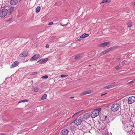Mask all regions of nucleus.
I'll return each instance as SVG.
<instances>
[{"label": "nucleus", "mask_w": 135, "mask_h": 135, "mask_svg": "<svg viewBox=\"0 0 135 135\" xmlns=\"http://www.w3.org/2000/svg\"><path fill=\"white\" fill-rule=\"evenodd\" d=\"M83 120L82 117H78L73 121V122L75 125L78 126L81 124Z\"/></svg>", "instance_id": "f257e3e1"}, {"label": "nucleus", "mask_w": 135, "mask_h": 135, "mask_svg": "<svg viewBox=\"0 0 135 135\" xmlns=\"http://www.w3.org/2000/svg\"><path fill=\"white\" fill-rule=\"evenodd\" d=\"M120 108L119 104L116 103L112 105L111 109L112 111L115 112L117 111Z\"/></svg>", "instance_id": "f03ea898"}, {"label": "nucleus", "mask_w": 135, "mask_h": 135, "mask_svg": "<svg viewBox=\"0 0 135 135\" xmlns=\"http://www.w3.org/2000/svg\"><path fill=\"white\" fill-rule=\"evenodd\" d=\"M8 10L6 8H3L0 11V17H4L7 15Z\"/></svg>", "instance_id": "7ed1b4c3"}, {"label": "nucleus", "mask_w": 135, "mask_h": 135, "mask_svg": "<svg viewBox=\"0 0 135 135\" xmlns=\"http://www.w3.org/2000/svg\"><path fill=\"white\" fill-rule=\"evenodd\" d=\"M99 131L102 133L103 135H107V129L105 126H102L101 129H99Z\"/></svg>", "instance_id": "20e7f679"}, {"label": "nucleus", "mask_w": 135, "mask_h": 135, "mask_svg": "<svg viewBox=\"0 0 135 135\" xmlns=\"http://www.w3.org/2000/svg\"><path fill=\"white\" fill-rule=\"evenodd\" d=\"M135 101V97L133 96L129 97L128 99V102L129 104H132Z\"/></svg>", "instance_id": "39448f33"}, {"label": "nucleus", "mask_w": 135, "mask_h": 135, "mask_svg": "<svg viewBox=\"0 0 135 135\" xmlns=\"http://www.w3.org/2000/svg\"><path fill=\"white\" fill-rule=\"evenodd\" d=\"M99 114L97 112V111L94 109L93 111L91 112V115L92 118H94L97 117L99 115Z\"/></svg>", "instance_id": "423d86ee"}, {"label": "nucleus", "mask_w": 135, "mask_h": 135, "mask_svg": "<svg viewBox=\"0 0 135 135\" xmlns=\"http://www.w3.org/2000/svg\"><path fill=\"white\" fill-rule=\"evenodd\" d=\"M69 131L66 129H64L61 131V135H68V134Z\"/></svg>", "instance_id": "0eeeda50"}, {"label": "nucleus", "mask_w": 135, "mask_h": 135, "mask_svg": "<svg viewBox=\"0 0 135 135\" xmlns=\"http://www.w3.org/2000/svg\"><path fill=\"white\" fill-rule=\"evenodd\" d=\"M113 49V47L109 48L107 50L103 51L101 53H100V54L101 55H103L105 54H107V53L109 51L112 50Z\"/></svg>", "instance_id": "6e6552de"}, {"label": "nucleus", "mask_w": 135, "mask_h": 135, "mask_svg": "<svg viewBox=\"0 0 135 135\" xmlns=\"http://www.w3.org/2000/svg\"><path fill=\"white\" fill-rule=\"evenodd\" d=\"M122 122L123 123V124H125L124 126V129L125 131L127 132H128L129 131H131V129H129V128H128V124H126L125 123H124L123 121Z\"/></svg>", "instance_id": "1a4fd4ad"}, {"label": "nucleus", "mask_w": 135, "mask_h": 135, "mask_svg": "<svg viewBox=\"0 0 135 135\" xmlns=\"http://www.w3.org/2000/svg\"><path fill=\"white\" fill-rule=\"evenodd\" d=\"M92 92H93L92 91L90 90H89L84 91H83V92H82L80 94V95H85L86 94H90Z\"/></svg>", "instance_id": "9d476101"}, {"label": "nucleus", "mask_w": 135, "mask_h": 135, "mask_svg": "<svg viewBox=\"0 0 135 135\" xmlns=\"http://www.w3.org/2000/svg\"><path fill=\"white\" fill-rule=\"evenodd\" d=\"M40 57L38 54H35L30 59L31 61L36 60L38 58Z\"/></svg>", "instance_id": "9b49d317"}, {"label": "nucleus", "mask_w": 135, "mask_h": 135, "mask_svg": "<svg viewBox=\"0 0 135 135\" xmlns=\"http://www.w3.org/2000/svg\"><path fill=\"white\" fill-rule=\"evenodd\" d=\"M18 2V0H11L10 2L11 5H15Z\"/></svg>", "instance_id": "f8f14e48"}, {"label": "nucleus", "mask_w": 135, "mask_h": 135, "mask_svg": "<svg viewBox=\"0 0 135 135\" xmlns=\"http://www.w3.org/2000/svg\"><path fill=\"white\" fill-rule=\"evenodd\" d=\"M48 60V58H46L43 60H39L37 62H38L40 61V63L41 64H43L46 63Z\"/></svg>", "instance_id": "ddd939ff"}, {"label": "nucleus", "mask_w": 135, "mask_h": 135, "mask_svg": "<svg viewBox=\"0 0 135 135\" xmlns=\"http://www.w3.org/2000/svg\"><path fill=\"white\" fill-rule=\"evenodd\" d=\"M28 54V53L27 51H24L20 55V56L21 57H22L23 56L25 57L27 56Z\"/></svg>", "instance_id": "4468645a"}, {"label": "nucleus", "mask_w": 135, "mask_h": 135, "mask_svg": "<svg viewBox=\"0 0 135 135\" xmlns=\"http://www.w3.org/2000/svg\"><path fill=\"white\" fill-rule=\"evenodd\" d=\"M19 64V63L17 61H15L13 62L11 65V66L10 68H12L17 66Z\"/></svg>", "instance_id": "2eb2a0df"}, {"label": "nucleus", "mask_w": 135, "mask_h": 135, "mask_svg": "<svg viewBox=\"0 0 135 135\" xmlns=\"http://www.w3.org/2000/svg\"><path fill=\"white\" fill-rule=\"evenodd\" d=\"M108 42H104L99 45V46L100 47H104L107 45L109 44Z\"/></svg>", "instance_id": "dca6fc26"}, {"label": "nucleus", "mask_w": 135, "mask_h": 135, "mask_svg": "<svg viewBox=\"0 0 135 135\" xmlns=\"http://www.w3.org/2000/svg\"><path fill=\"white\" fill-rule=\"evenodd\" d=\"M90 116V115L89 113H86L84 115L83 117L84 119H87L89 118Z\"/></svg>", "instance_id": "f3484780"}, {"label": "nucleus", "mask_w": 135, "mask_h": 135, "mask_svg": "<svg viewBox=\"0 0 135 135\" xmlns=\"http://www.w3.org/2000/svg\"><path fill=\"white\" fill-rule=\"evenodd\" d=\"M114 87V86L113 85H109L105 86L104 88V89H106L110 88H112Z\"/></svg>", "instance_id": "a211bd4d"}, {"label": "nucleus", "mask_w": 135, "mask_h": 135, "mask_svg": "<svg viewBox=\"0 0 135 135\" xmlns=\"http://www.w3.org/2000/svg\"><path fill=\"white\" fill-rule=\"evenodd\" d=\"M89 36V35L87 34H86V33H84L83 34V35H81L80 36V38H85L86 37H88Z\"/></svg>", "instance_id": "6ab92c4d"}, {"label": "nucleus", "mask_w": 135, "mask_h": 135, "mask_svg": "<svg viewBox=\"0 0 135 135\" xmlns=\"http://www.w3.org/2000/svg\"><path fill=\"white\" fill-rule=\"evenodd\" d=\"M14 9V7H11L9 9H8V11L10 13V14L13 11Z\"/></svg>", "instance_id": "aec40b11"}, {"label": "nucleus", "mask_w": 135, "mask_h": 135, "mask_svg": "<svg viewBox=\"0 0 135 135\" xmlns=\"http://www.w3.org/2000/svg\"><path fill=\"white\" fill-rule=\"evenodd\" d=\"M47 94H44L43 95L41 98V99L44 100L45 99H46L47 98Z\"/></svg>", "instance_id": "412c9836"}, {"label": "nucleus", "mask_w": 135, "mask_h": 135, "mask_svg": "<svg viewBox=\"0 0 135 135\" xmlns=\"http://www.w3.org/2000/svg\"><path fill=\"white\" fill-rule=\"evenodd\" d=\"M110 0H103L102 1V3H109L110 2Z\"/></svg>", "instance_id": "4be33fe9"}, {"label": "nucleus", "mask_w": 135, "mask_h": 135, "mask_svg": "<svg viewBox=\"0 0 135 135\" xmlns=\"http://www.w3.org/2000/svg\"><path fill=\"white\" fill-rule=\"evenodd\" d=\"M82 110H80V111H78V112H77L75 113L72 116V118H73L74 117H75V116L77 114H79V113H80L81 112Z\"/></svg>", "instance_id": "5701e85b"}, {"label": "nucleus", "mask_w": 135, "mask_h": 135, "mask_svg": "<svg viewBox=\"0 0 135 135\" xmlns=\"http://www.w3.org/2000/svg\"><path fill=\"white\" fill-rule=\"evenodd\" d=\"M95 111H97V112H98V113L99 114V112L101 110V108H98L95 109Z\"/></svg>", "instance_id": "b1692460"}, {"label": "nucleus", "mask_w": 135, "mask_h": 135, "mask_svg": "<svg viewBox=\"0 0 135 135\" xmlns=\"http://www.w3.org/2000/svg\"><path fill=\"white\" fill-rule=\"evenodd\" d=\"M127 24L128 25V26L129 27H131L132 25V22H128L127 23Z\"/></svg>", "instance_id": "393cba45"}, {"label": "nucleus", "mask_w": 135, "mask_h": 135, "mask_svg": "<svg viewBox=\"0 0 135 135\" xmlns=\"http://www.w3.org/2000/svg\"><path fill=\"white\" fill-rule=\"evenodd\" d=\"M103 118L104 120H106L107 121L108 120V117L107 116L103 117Z\"/></svg>", "instance_id": "a878e982"}, {"label": "nucleus", "mask_w": 135, "mask_h": 135, "mask_svg": "<svg viewBox=\"0 0 135 135\" xmlns=\"http://www.w3.org/2000/svg\"><path fill=\"white\" fill-rule=\"evenodd\" d=\"M40 8L39 6H38L36 9V11L37 12H38L40 10Z\"/></svg>", "instance_id": "bb28decb"}, {"label": "nucleus", "mask_w": 135, "mask_h": 135, "mask_svg": "<svg viewBox=\"0 0 135 135\" xmlns=\"http://www.w3.org/2000/svg\"><path fill=\"white\" fill-rule=\"evenodd\" d=\"M80 57V55H77L75 56V59L76 60H78L79 59Z\"/></svg>", "instance_id": "cd10ccee"}, {"label": "nucleus", "mask_w": 135, "mask_h": 135, "mask_svg": "<svg viewBox=\"0 0 135 135\" xmlns=\"http://www.w3.org/2000/svg\"><path fill=\"white\" fill-rule=\"evenodd\" d=\"M28 101V100L27 99H25V100H21L19 102H18V103H21V102H27Z\"/></svg>", "instance_id": "c85d7f7f"}, {"label": "nucleus", "mask_w": 135, "mask_h": 135, "mask_svg": "<svg viewBox=\"0 0 135 135\" xmlns=\"http://www.w3.org/2000/svg\"><path fill=\"white\" fill-rule=\"evenodd\" d=\"M48 78V76L47 75H45L43 76H42L41 78L42 79H46Z\"/></svg>", "instance_id": "c756f323"}, {"label": "nucleus", "mask_w": 135, "mask_h": 135, "mask_svg": "<svg viewBox=\"0 0 135 135\" xmlns=\"http://www.w3.org/2000/svg\"><path fill=\"white\" fill-rule=\"evenodd\" d=\"M34 90L36 92H38L39 90L38 89L37 87H35L34 89Z\"/></svg>", "instance_id": "7c9ffc66"}, {"label": "nucleus", "mask_w": 135, "mask_h": 135, "mask_svg": "<svg viewBox=\"0 0 135 135\" xmlns=\"http://www.w3.org/2000/svg\"><path fill=\"white\" fill-rule=\"evenodd\" d=\"M38 73L36 72H32L31 73V74L32 75H36Z\"/></svg>", "instance_id": "2f4dec72"}, {"label": "nucleus", "mask_w": 135, "mask_h": 135, "mask_svg": "<svg viewBox=\"0 0 135 135\" xmlns=\"http://www.w3.org/2000/svg\"><path fill=\"white\" fill-rule=\"evenodd\" d=\"M68 76V75H67L62 74L61 75V78H63L64 77H67V76Z\"/></svg>", "instance_id": "473e14b6"}, {"label": "nucleus", "mask_w": 135, "mask_h": 135, "mask_svg": "<svg viewBox=\"0 0 135 135\" xmlns=\"http://www.w3.org/2000/svg\"><path fill=\"white\" fill-rule=\"evenodd\" d=\"M134 81H135V79H134L133 80L130 81L129 82H128V84H129L130 83H133L134 82Z\"/></svg>", "instance_id": "72a5a7b5"}, {"label": "nucleus", "mask_w": 135, "mask_h": 135, "mask_svg": "<svg viewBox=\"0 0 135 135\" xmlns=\"http://www.w3.org/2000/svg\"><path fill=\"white\" fill-rule=\"evenodd\" d=\"M53 22H50L48 24V25H52L53 24Z\"/></svg>", "instance_id": "f704fd0d"}, {"label": "nucleus", "mask_w": 135, "mask_h": 135, "mask_svg": "<svg viewBox=\"0 0 135 135\" xmlns=\"http://www.w3.org/2000/svg\"><path fill=\"white\" fill-rule=\"evenodd\" d=\"M45 47L46 48H49V46L48 44L46 45Z\"/></svg>", "instance_id": "c9c22d12"}, {"label": "nucleus", "mask_w": 135, "mask_h": 135, "mask_svg": "<svg viewBox=\"0 0 135 135\" xmlns=\"http://www.w3.org/2000/svg\"><path fill=\"white\" fill-rule=\"evenodd\" d=\"M115 69H120V67L119 66H117L115 67Z\"/></svg>", "instance_id": "e433bc0d"}, {"label": "nucleus", "mask_w": 135, "mask_h": 135, "mask_svg": "<svg viewBox=\"0 0 135 135\" xmlns=\"http://www.w3.org/2000/svg\"><path fill=\"white\" fill-rule=\"evenodd\" d=\"M120 59V58H118L117 59V61H119Z\"/></svg>", "instance_id": "4c0bfd02"}, {"label": "nucleus", "mask_w": 135, "mask_h": 135, "mask_svg": "<svg viewBox=\"0 0 135 135\" xmlns=\"http://www.w3.org/2000/svg\"><path fill=\"white\" fill-rule=\"evenodd\" d=\"M81 40V39L80 38H79V39H77V40H76V41H80V40Z\"/></svg>", "instance_id": "58836bf2"}, {"label": "nucleus", "mask_w": 135, "mask_h": 135, "mask_svg": "<svg viewBox=\"0 0 135 135\" xmlns=\"http://www.w3.org/2000/svg\"><path fill=\"white\" fill-rule=\"evenodd\" d=\"M124 63H124V61H122V62H121V64H122V65H124Z\"/></svg>", "instance_id": "ea45409f"}, {"label": "nucleus", "mask_w": 135, "mask_h": 135, "mask_svg": "<svg viewBox=\"0 0 135 135\" xmlns=\"http://www.w3.org/2000/svg\"><path fill=\"white\" fill-rule=\"evenodd\" d=\"M67 24H65V25H61L63 26H66V25H67Z\"/></svg>", "instance_id": "a19ab883"}, {"label": "nucleus", "mask_w": 135, "mask_h": 135, "mask_svg": "<svg viewBox=\"0 0 135 135\" xmlns=\"http://www.w3.org/2000/svg\"><path fill=\"white\" fill-rule=\"evenodd\" d=\"M106 94V93H105L104 94H102L101 95V96H103L105 94Z\"/></svg>", "instance_id": "79ce46f5"}, {"label": "nucleus", "mask_w": 135, "mask_h": 135, "mask_svg": "<svg viewBox=\"0 0 135 135\" xmlns=\"http://www.w3.org/2000/svg\"><path fill=\"white\" fill-rule=\"evenodd\" d=\"M130 126H131V128H132L133 127V126H132V125H131ZM131 129H132V128H131Z\"/></svg>", "instance_id": "37998d69"}, {"label": "nucleus", "mask_w": 135, "mask_h": 135, "mask_svg": "<svg viewBox=\"0 0 135 135\" xmlns=\"http://www.w3.org/2000/svg\"><path fill=\"white\" fill-rule=\"evenodd\" d=\"M0 135H5L4 134H1Z\"/></svg>", "instance_id": "c03bdc74"}, {"label": "nucleus", "mask_w": 135, "mask_h": 135, "mask_svg": "<svg viewBox=\"0 0 135 135\" xmlns=\"http://www.w3.org/2000/svg\"><path fill=\"white\" fill-rule=\"evenodd\" d=\"M134 5H135V2H134Z\"/></svg>", "instance_id": "a18cd8bd"}, {"label": "nucleus", "mask_w": 135, "mask_h": 135, "mask_svg": "<svg viewBox=\"0 0 135 135\" xmlns=\"http://www.w3.org/2000/svg\"><path fill=\"white\" fill-rule=\"evenodd\" d=\"M8 20H9V21H10L11 20L10 19H9Z\"/></svg>", "instance_id": "49530a36"}, {"label": "nucleus", "mask_w": 135, "mask_h": 135, "mask_svg": "<svg viewBox=\"0 0 135 135\" xmlns=\"http://www.w3.org/2000/svg\"><path fill=\"white\" fill-rule=\"evenodd\" d=\"M89 65V66H90V65Z\"/></svg>", "instance_id": "de8ad7c7"}, {"label": "nucleus", "mask_w": 135, "mask_h": 135, "mask_svg": "<svg viewBox=\"0 0 135 135\" xmlns=\"http://www.w3.org/2000/svg\"><path fill=\"white\" fill-rule=\"evenodd\" d=\"M73 98V97H72V98Z\"/></svg>", "instance_id": "09e8293b"}]
</instances>
